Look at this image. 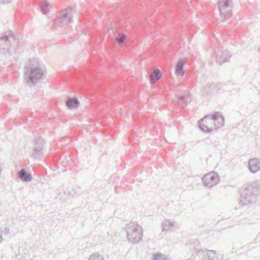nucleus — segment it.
Segmentation results:
<instances>
[{
    "label": "nucleus",
    "instance_id": "15",
    "mask_svg": "<svg viewBox=\"0 0 260 260\" xmlns=\"http://www.w3.org/2000/svg\"><path fill=\"white\" fill-rule=\"evenodd\" d=\"M192 99L190 95L187 93L183 95H181L177 100V104L179 107L183 108L188 103L191 102Z\"/></svg>",
    "mask_w": 260,
    "mask_h": 260
},
{
    "label": "nucleus",
    "instance_id": "18",
    "mask_svg": "<svg viewBox=\"0 0 260 260\" xmlns=\"http://www.w3.org/2000/svg\"><path fill=\"white\" fill-rule=\"evenodd\" d=\"M66 105L69 109L72 110L78 108L80 103L76 97H69L66 101Z\"/></svg>",
    "mask_w": 260,
    "mask_h": 260
},
{
    "label": "nucleus",
    "instance_id": "2",
    "mask_svg": "<svg viewBox=\"0 0 260 260\" xmlns=\"http://www.w3.org/2000/svg\"><path fill=\"white\" fill-rule=\"evenodd\" d=\"M224 122V119L219 112L204 116L198 123L199 128L202 132L209 133L221 127Z\"/></svg>",
    "mask_w": 260,
    "mask_h": 260
},
{
    "label": "nucleus",
    "instance_id": "26",
    "mask_svg": "<svg viewBox=\"0 0 260 260\" xmlns=\"http://www.w3.org/2000/svg\"><path fill=\"white\" fill-rule=\"evenodd\" d=\"M12 0H1V4H9L12 2Z\"/></svg>",
    "mask_w": 260,
    "mask_h": 260
},
{
    "label": "nucleus",
    "instance_id": "11",
    "mask_svg": "<svg viewBox=\"0 0 260 260\" xmlns=\"http://www.w3.org/2000/svg\"><path fill=\"white\" fill-rule=\"evenodd\" d=\"M248 168L250 172L255 174L260 171V159L254 157L249 159Z\"/></svg>",
    "mask_w": 260,
    "mask_h": 260
},
{
    "label": "nucleus",
    "instance_id": "7",
    "mask_svg": "<svg viewBox=\"0 0 260 260\" xmlns=\"http://www.w3.org/2000/svg\"><path fill=\"white\" fill-rule=\"evenodd\" d=\"M218 5L220 16L222 18L226 19L231 17L233 8L232 0H218Z\"/></svg>",
    "mask_w": 260,
    "mask_h": 260
},
{
    "label": "nucleus",
    "instance_id": "3",
    "mask_svg": "<svg viewBox=\"0 0 260 260\" xmlns=\"http://www.w3.org/2000/svg\"><path fill=\"white\" fill-rule=\"evenodd\" d=\"M18 42L11 31H8L0 37V51L6 56H10L16 52Z\"/></svg>",
    "mask_w": 260,
    "mask_h": 260
},
{
    "label": "nucleus",
    "instance_id": "5",
    "mask_svg": "<svg viewBox=\"0 0 260 260\" xmlns=\"http://www.w3.org/2000/svg\"><path fill=\"white\" fill-rule=\"evenodd\" d=\"M128 240L133 244L138 243L143 236V229L135 222H130L125 227Z\"/></svg>",
    "mask_w": 260,
    "mask_h": 260
},
{
    "label": "nucleus",
    "instance_id": "10",
    "mask_svg": "<svg viewBox=\"0 0 260 260\" xmlns=\"http://www.w3.org/2000/svg\"><path fill=\"white\" fill-rule=\"evenodd\" d=\"M35 144L34 148V152L31 156L35 158H39L43 154V146L44 144V140L41 137H35Z\"/></svg>",
    "mask_w": 260,
    "mask_h": 260
},
{
    "label": "nucleus",
    "instance_id": "8",
    "mask_svg": "<svg viewBox=\"0 0 260 260\" xmlns=\"http://www.w3.org/2000/svg\"><path fill=\"white\" fill-rule=\"evenodd\" d=\"M194 255V260H217L218 257L216 251L208 249H196Z\"/></svg>",
    "mask_w": 260,
    "mask_h": 260
},
{
    "label": "nucleus",
    "instance_id": "19",
    "mask_svg": "<svg viewBox=\"0 0 260 260\" xmlns=\"http://www.w3.org/2000/svg\"><path fill=\"white\" fill-rule=\"evenodd\" d=\"M186 61V59H181L178 62L175 69V73L177 75L183 76L184 74L185 71L184 70V66Z\"/></svg>",
    "mask_w": 260,
    "mask_h": 260
},
{
    "label": "nucleus",
    "instance_id": "13",
    "mask_svg": "<svg viewBox=\"0 0 260 260\" xmlns=\"http://www.w3.org/2000/svg\"><path fill=\"white\" fill-rule=\"evenodd\" d=\"M18 178L23 182H29L32 180V176L25 169H22L18 172Z\"/></svg>",
    "mask_w": 260,
    "mask_h": 260
},
{
    "label": "nucleus",
    "instance_id": "12",
    "mask_svg": "<svg viewBox=\"0 0 260 260\" xmlns=\"http://www.w3.org/2000/svg\"><path fill=\"white\" fill-rule=\"evenodd\" d=\"M231 54L228 50H224L217 54L216 58V62L221 66L223 63L228 61L230 57Z\"/></svg>",
    "mask_w": 260,
    "mask_h": 260
},
{
    "label": "nucleus",
    "instance_id": "17",
    "mask_svg": "<svg viewBox=\"0 0 260 260\" xmlns=\"http://www.w3.org/2000/svg\"><path fill=\"white\" fill-rule=\"evenodd\" d=\"M176 225L177 224L174 220H165L161 223L162 231H173L175 229Z\"/></svg>",
    "mask_w": 260,
    "mask_h": 260
},
{
    "label": "nucleus",
    "instance_id": "1",
    "mask_svg": "<svg viewBox=\"0 0 260 260\" xmlns=\"http://www.w3.org/2000/svg\"><path fill=\"white\" fill-rule=\"evenodd\" d=\"M25 80L29 86L34 85L43 76L44 72L37 58H30L24 67Z\"/></svg>",
    "mask_w": 260,
    "mask_h": 260
},
{
    "label": "nucleus",
    "instance_id": "6",
    "mask_svg": "<svg viewBox=\"0 0 260 260\" xmlns=\"http://www.w3.org/2000/svg\"><path fill=\"white\" fill-rule=\"evenodd\" d=\"M73 16V9L69 7L60 11L55 20V24L59 26H63L71 23Z\"/></svg>",
    "mask_w": 260,
    "mask_h": 260
},
{
    "label": "nucleus",
    "instance_id": "21",
    "mask_svg": "<svg viewBox=\"0 0 260 260\" xmlns=\"http://www.w3.org/2000/svg\"><path fill=\"white\" fill-rule=\"evenodd\" d=\"M153 260H170L168 257L161 253H156L153 255Z\"/></svg>",
    "mask_w": 260,
    "mask_h": 260
},
{
    "label": "nucleus",
    "instance_id": "23",
    "mask_svg": "<svg viewBox=\"0 0 260 260\" xmlns=\"http://www.w3.org/2000/svg\"><path fill=\"white\" fill-rule=\"evenodd\" d=\"M88 260H105V259L103 255L95 252L89 256Z\"/></svg>",
    "mask_w": 260,
    "mask_h": 260
},
{
    "label": "nucleus",
    "instance_id": "4",
    "mask_svg": "<svg viewBox=\"0 0 260 260\" xmlns=\"http://www.w3.org/2000/svg\"><path fill=\"white\" fill-rule=\"evenodd\" d=\"M258 193V189L253 185H249L244 188L241 194V200L239 208L241 207H250L256 203Z\"/></svg>",
    "mask_w": 260,
    "mask_h": 260
},
{
    "label": "nucleus",
    "instance_id": "27",
    "mask_svg": "<svg viewBox=\"0 0 260 260\" xmlns=\"http://www.w3.org/2000/svg\"><path fill=\"white\" fill-rule=\"evenodd\" d=\"M5 231L6 234L9 233L10 232V230H9V228H5Z\"/></svg>",
    "mask_w": 260,
    "mask_h": 260
},
{
    "label": "nucleus",
    "instance_id": "16",
    "mask_svg": "<svg viewBox=\"0 0 260 260\" xmlns=\"http://www.w3.org/2000/svg\"><path fill=\"white\" fill-rule=\"evenodd\" d=\"M127 37L125 34L122 32H118L116 35L115 43L119 47H122L124 46L127 44Z\"/></svg>",
    "mask_w": 260,
    "mask_h": 260
},
{
    "label": "nucleus",
    "instance_id": "24",
    "mask_svg": "<svg viewBox=\"0 0 260 260\" xmlns=\"http://www.w3.org/2000/svg\"><path fill=\"white\" fill-rule=\"evenodd\" d=\"M76 197H77V194L74 190H72L71 191L68 192L67 197L69 199H70L71 198Z\"/></svg>",
    "mask_w": 260,
    "mask_h": 260
},
{
    "label": "nucleus",
    "instance_id": "22",
    "mask_svg": "<svg viewBox=\"0 0 260 260\" xmlns=\"http://www.w3.org/2000/svg\"><path fill=\"white\" fill-rule=\"evenodd\" d=\"M40 8L43 14H47L49 11L48 3L42 2L40 5Z\"/></svg>",
    "mask_w": 260,
    "mask_h": 260
},
{
    "label": "nucleus",
    "instance_id": "9",
    "mask_svg": "<svg viewBox=\"0 0 260 260\" xmlns=\"http://www.w3.org/2000/svg\"><path fill=\"white\" fill-rule=\"evenodd\" d=\"M202 180L205 186L210 188L219 182V177L217 173L211 172L205 175Z\"/></svg>",
    "mask_w": 260,
    "mask_h": 260
},
{
    "label": "nucleus",
    "instance_id": "25",
    "mask_svg": "<svg viewBox=\"0 0 260 260\" xmlns=\"http://www.w3.org/2000/svg\"><path fill=\"white\" fill-rule=\"evenodd\" d=\"M3 231L1 229H0V244L3 242Z\"/></svg>",
    "mask_w": 260,
    "mask_h": 260
},
{
    "label": "nucleus",
    "instance_id": "20",
    "mask_svg": "<svg viewBox=\"0 0 260 260\" xmlns=\"http://www.w3.org/2000/svg\"><path fill=\"white\" fill-rule=\"evenodd\" d=\"M214 85L211 84L208 86H206L203 89V93L205 95H209L213 93L212 89L214 88Z\"/></svg>",
    "mask_w": 260,
    "mask_h": 260
},
{
    "label": "nucleus",
    "instance_id": "14",
    "mask_svg": "<svg viewBox=\"0 0 260 260\" xmlns=\"http://www.w3.org/2000/svg\"><path fill=\"white\" fill-rule=\"evenodd\" d=\"M162 73L158 69H153L149 73V79L151 84H155L161 77Z\"/></svg>",
    "mask_w": 260,
    "mask_h": 260
}]
</instances>
